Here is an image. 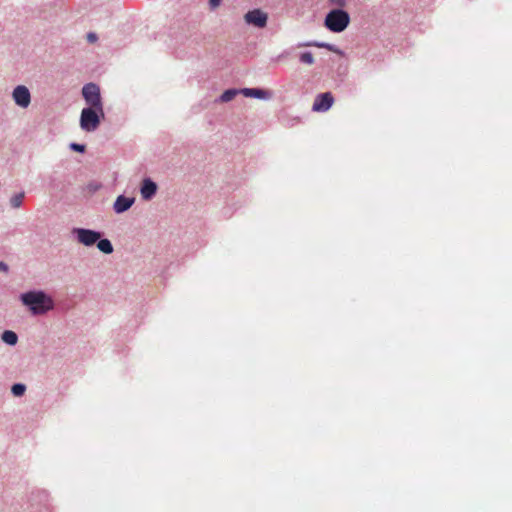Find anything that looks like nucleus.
Returning <instances> with one entry per match:
<instances>
[{
    "instance_id": "obj_14",
    "label": "nucleus",
    "mask_w": 512,
    "mask_h": 512,
    "mask_svg": "<svg viewBox=\"0 0 512 512\" xmlns=\"http://www.w3.org/2000/svg\"><path fill=\"white\" fill-rule=\"evenodd\" d=\"M1 340L7 345L14 346L18 342V335L12 330H5L1 334Z\"/></svg>"
},
{
    "instance_id": "obj_1",
    "label": "nucleus",
    "mask_w": 512,
    "mask_h": 512,
    "mask_svg": "<svg viewBox=\"0 0 512 512\" xmlns=\"http://www.w3.org/2000/svg\"><path fill=\"white\" fill-rule=\"evenodd\" d=\"M19 300L34 316L45 315L55 307L53 298L44 290H30L21 293Z\"/></svg>"
},
{
    "instance_id": "obj_4",
    "label": "nucleus",
    "mask_w": 512,
    "mask_h": 512,
    "mask_svg": "<svg viewBox=\"0 0 512 512\" xmlns=\"http://www.w3.org/2000/svg\"><path fill=\"white\" fill-rule=\"evenodd\" d=\"M71 235L78 243L86 247H91L94 246L98 240H100V237L103 236V233L88 228L74 227L71 230Z\"/></svg>"
},
{
    "instance_id": "obj_8",
    "label": "nucleus",
    "mask_w": 512,
    "mask_h": 512,
    "mask_svg": "<svg viewBox=\"0 0 512 512\" xmlns=\"http://www.w3.org/2000/svg\"><path fill=\"white\" fill-rule=\"evenodd\" d=\"M334 103L333 95L330 92L320 93L316 96L312 110L316 112L328 111Z\"/></svg>"
},
{
    "instance_id": "obj_15",
    "label": "nucleus",
    "mask_w": 512,
    "mask_h": 512,
    "mask_svg": "<svg viewBox=\"0 0 512 512\" xmlns=\"http://www.w3.org/2000/svg\"><path fill=\"white\" fill-rule=\"evenodd\" d=\"M238 94H241L240 89H235V88L227 89L221 94V96L219 97V101L223 102V103L229 102V101L233 100L235 98V96Z\"/></svg>"
},
{
    "instance_id": "obj_21",
    "label": "nucleus",
    "mask_w": 512,
    "mask_h": 512,
    "mask_svg": "<svg viewBox=\"0 0 512 512\" xmlns=\"http://www.w3.org/2000/svg\"><path fill=\"white\" fill-rule=\"evenodd\" d=\"M209 7L211 10H215L217 7L220 6L222 0H208Z\"/></svg>"
},
{
    "instance_id": "obj_10",
    "label": "nucleus",
    "mask_w": 512,
    "mask_h": 512,
    "mask_svg": "<svg viewBox=\"0 0 512 512\" xmlns=\"http://www.w3.org/2000/svg\"><path fill=\"white\" fill-rule=\"evenodd\" d=\"M158 186L157 184L151 179V178H145L143 179L140 187V193L141 197L144 200H150L152 199L156 192H157Z\"/></svg>"
},
{
    "instance_id": "obj_11",
    "label": "nucleus",
    "mask_w": 512,
    "mask_h": 512,
    "mask_svg": "<svg viewBox=\"0 0 512 512\" xmlns=\"http://www.w3.org/2000/svg\"><path fill=\"white\" fill-rule=\"evenodd\" d=\"M240 91L245 97L250 98L269 100L272 97L271 91L262 88H243Z\"/></svg>"
},
{
    "instance_id": "obj_17",
    "label": "nucleus",
    "mask_w": 512,
    "mask_h": 512,
    "mask_svg": "<svg viewBox=\"0 0 512 512\" xmlns=\"http://www.w3.org/2000/svg\"><path fill=\"white\" fill-rule=\"evenodd\" d=\"M24 198V192L13 195L10 199V204L13 208H19Z\"/></svg>"
},
{
    "instance_id": "obj_6",
    "label": "nucleus",
    "mask_w": 512,
    "mask_h": 512,
    "mask_svg": "<svg viewBox=\"0 0 512 512\" xmlns=\"http://www.w3.org/2000/svg\"><path fill=\"white\" fill-rule=\"evenodd\" d=\"M247 24L254 25L257 28H264L267 25L268 16L260 9H253L244 15Z\"/></svg>"
},
{
    "instance_id": "obj_2",
    "label": "nucleus",
    "mask_w": 512,
    "mask_h": 512,
    "mask_svg": "<svg viewBox=\"0 0 512 512\" xmlns=\"http://www.w3.org/2000/svg\"><path fill=\"white\" fill-rule=\"evenodd\" d=\"M350 21V15L346 10L335 8L326 14L324 26L333 33H341L346 30Z\"/></svg>"
},
{
    "instance_id": "obj_9",
    "label": "nucleus",
    "mask_w": 512,
    "mask_h": 512,
    "mask_svg": "<svg viewBox=\"0 0 512 512\" xmlns=\"http://www.w3.org/2000/svg\"><path fill=\"white\" fill-rule=\"evenodd\" d=\"M135 202L134 197L119 195L113 203V210L116 214H122L128 211Z\"/></svg>"
},
{
    "instance_id": "obj_5",
    "label": "nucleus",
    "mask_w": 512,
    "mask_h": 512,
    "mask_svg": "<svg viewBox=\"0 0 512 512\" xmlns=\"http://www.w3.org/2000/svg\"><path fill=\"white\" fill-rule=\"evenodd\" d=\"M82 96L88 107H95L99 111L103 107L100 87L97 84L92 82L85 84L82 88Z\"/></svg>"
},
{
    "instance_id": "obj_22",
    "label": "nucleus",
    "mask_w": 512,
    "mask_h": 512,
    "mask_svg": "<svg viewBox=\"0 0 512 512\" xmlns=\"http://www.w3.org/2000/svg\"><path fill=\"white\" fill-rule=\"evenodd\" d=\"M97 39H98V36H97L96 33L90 32V33L87 34L88 42L93 43V42L97 41Z\"/></svg>"
},
{
    "instance_id": "obj_16",
    "label": "nucleus",
    "mask_w": 512,
    "mask_h": 512,
    "mask_svg": "<svg viewBox=\"0 0 512 512\" xmlns=\"http://www.w3.org/2000/svg\"><path fill=\"white\" fill-rule=\"evenodd\" d=\"M26 385L23 383H15L11 386V393L15 397H21L26 392Z\"/></svg>"
},
{
    "instance_id": "obj_3",
    "label": "nucleus",
    "mask_w": 512,
    "mask_h": 512,
    "mask_svg": "<svg viewBox=\"0 0 512 512\" xmlns=\"http://www.w3.org/2000/svg\"><path fill=\"white\" fill-rule=\"evenodd\" d=\"M104 117V107H101L100 111L95 107H85L80 114V127L85 132H93L99 127Z\"/></svg>"
},
{
    "instance_id": "obj_13",
    "label": "nucleus",
    "mask_w": 512,
    "mask_h": 512,
    "mask_svg": "<svg viewBox=\"0 0 512 512\" xmlns=\"http://www.w3.org/2000/svg\"><path fill=\"white\" fill-rule=\"evenodd\" d=\"M95 245L104 254H112L114 251V247L108 238L100 237V240Z\"/></svg>"
},
{
    "instance_id": "obj_7",
    "label": "nucleus",
    "mask_w": 512,
    "mask_h": 512,
    "mask_svg": "<svg viewBox=\"0 0 512 512\" xmlns=\"http://www.w3.org/2000/svg\"><path fill=\"white\" fill-rule=\"evenodd\" d=\"M14 102L21 108H27L31 102L29 89L24 85H18L12 92Z\"/></svg>"
},
{
    "instance_id": "obj_23",
    "label": "nucleus",
    "mask_w": 512,
    "mask_h": 512,
    "mask_svg": "<svg viewBox=\"0 0 512 512\" xmlns=\"http://www.w3.org/2000/svg\"><path fill=\"white\" fill-rule=\"evenodd\" d=\"M0 271L4 272V273H8L9 272V266L8 264H6L5 262L3 261H0Z\"/></svg>"
},
{
    "instance_id": "obj_20",
    "label": "nucleus",
    "mask_w": 512,
    "mask_h": 512,
    "mask_svg": "<svg viewBox=\"0 0 512 512\" xmlns=\"http://www.w3.org/2000/svg\"><path fill=\"white\" fill-rule=\"evenodd\" d=\"M329 4L335 5L338 8L342 9L347 4V0H328Z\"/></svg>"
},
{
    "instance_id": "obj_19",
    "label": "nucleus",
    "mask_w": 512,
    "mask_h": 512,
    "mask_svg": "<svg viewBox=\"0 0 512 512\" xmlns=\"http://www.w3.org/2000/svg\"><path fill=\"white\" fill-rule=\"evenodd\" d=\"M69 148L72 151H75L78 153H84L86 150V146L84 144H79V143H75V142L70 143Z\"/></svg>"
},
{
    "instance_id": "obj_12",
    "label": "nucleus",
    "mask_w": 512,
    "mask_h": 512,
    "mask_svg": "<svg viewBox=\"0 0 512 512\" xmlns=\"http://www.w3.org/2000/svg\"><path fill=\"white\" fill-rule=\"evenodd\" d=\"M297 47H318V48H325L331 52L342 54V51L335 45L327 43V42H320V41H308L299 43Z\"/></svg>"
},
{
    "instance_id": "obj_18",
    "label": "nucleus",
    "mask_w": 512,
    "mask_h": 512,
    "mask_svg": "<svg viewBox=\"0 0 512 512\" xmlns=\"http://www.w3.org/2000/svg\"><path fill=\"white\" fill-rule=\"evenodd\" d=\"M299 60L302 63L312 65L314 63L313 54L310 51H306L300 54Z\"/></svg>"
}]
</instances>
